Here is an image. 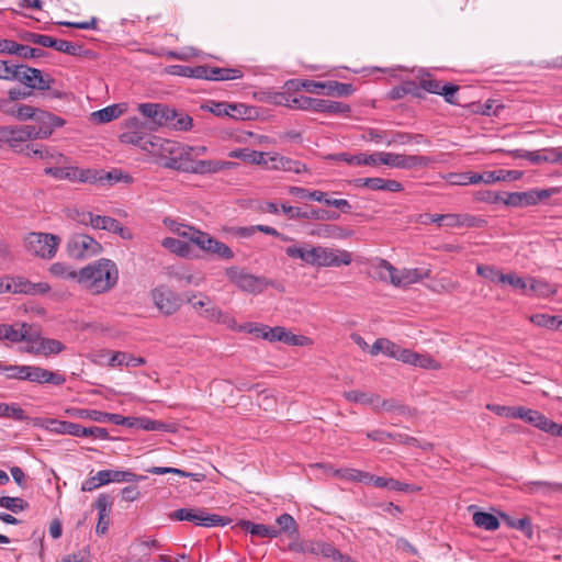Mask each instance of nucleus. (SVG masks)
<instances>
[{
  "label": "nucleus",
  "mask_w": 562,
  "mask_h": 562,
  "mask_svg": "<svg viewBox=\"0 0 562 562\" xmlns=\"http://www.w3.org/2000/svg\"><path fill=\"white\" fill-rule=\"evenodd\" d=\"M425 277H428V272H422L419 269H404L401 270V280L396 281L401 283V286H406L418 282Z\"/></svg>",
  "instance_id": "nucleus-53"
},
{
  "label": "nucleus",
  "mask_w": 562,
  "mask_h": 562,
  "mask_svg": "<svg viewBox=\"0 0 562 562\" xmlns=\"http://www.w3.org/2000/svg\"><path fill=\"white\" fill-rule=\"evenodd\" d=\"M50 48L56 49L57 52L65 53L70 56H91L92 52L89 49H85L82 45L75 44L72 42H68L66 40H56L53 37V43Z\"/></svg>",
  "instance_id": "nucleus-26"
},
{
  "label": "nucleus",
  "mask_w": 562,
  "mask_h": 562,
  "mask_svg": "<svg viewBox=\"0 0 562 562\" xmlns=\"http://www.w3.org/2000/svg\"><path fill=\"white\" fill-rule=\"evenodd\" d=\"M27 374L26 381L40 384L50 383L54 385H61L66 381L64 375L35 366H29Z\"/></svg>",
  "instance_id": "nucleus-19"
},
{
  "label": "nucleus",
  "mask_w": 562,
  "mask_h": 562,
  "mask_svg": "<svg viewBox=\"0 0 562 562\" xmlns=\"http://www.w3.org/2000/svg\"><path fill=\"white\" fill-rule=\"evenodd\" d=\"M125 131L120 135V140L124 144L139 146L144 150H154L158 146L159 138L146 139L147 133L150 132L147 123L142 122L137 117H130L125 121Z\"/></svg>",
  "instance_id": "nucleus-3"
},
{
  "label": "nucleus",
  "mask_w": 562,
  "mask_h": 562,
  "mask_svg": "<svg viewBox=\"0 0 562 562\" xmlns=\"http://www.w3.org/2000/svg\"><path fill=\"white\" fill-rule=\"evenodd\" d=\"M46 428L57 434L80 437L81 425L67 420L49 419Z\"/></svg>",
  "instance_id": "nucleus-30"
},
{
  "label": "nucleus",
  "mask_w": 562,
  "mask_h": 562,
  "mask_svg": "<svg viewBox=\"0 0 562 562\" xmlns=\"http://www.w3.org/2000/svg\"><path fill=\"white\" fill-rule=\"evenodd\" d=\"M289 549L300 553H312L317 555L318 550V541L304 540V541H293L289 544Z\"/></svg>",
  "instance_id": "nucleus-56"
},
{
  "label": "nucleus",
  "mask_w": 562,
  "mask_h": 562,
  "mask_svg": "<svg viewBox=\"0 0 562 562\" xmlns=\"http://www.w3.org/2000/svg\"><path fill=\"white\" fill-rule=\"evenodd\" d=\"M277 524L279 526L278 530L286 533L290 539L297 540L299 538V526L295 519L290 514H282L277 518Z\"/></svg>",
  "instance_id": "nucleus-37"
},
{
  "label": "nucleus",
  "mask_w": 562,
  "mask_h": 562,
  "mask_svg": "<svg viewBox=\"0 0 562 562\" xmlns=\"http://www.w3.org/2000/svg\"><path fill=\"white\" fill-rule=\"evenodd\" d=\"M228 280L241 291L249 293H261L267 286H274V282L265 277H257L246 272L238 267H229L225 270Z\"/></svg>",
  "instance_id": "nucleus-4"
},
{
  "label": "nucleus",
  "mask_w": 562,
  "mask_h": 562,
  "mask_svg": "<svg viewBox=\"0 0 562 562\" xmlns=\"http://www.w3.org/2000/svg\"><path fill=\"white\" fill-rule=\"evenodd\" d=\"M330 471H333V474L337 477L349 480V481H357V482H368V479H372V475L368 472H363L356 469H338L333 470L330 468Z\"/></svg>",
  "instance_id": "nucleus-46"
},
{
  "label": "nucleus",
  "mask_w": 562,
  "mask_h": 562,
  "mask_svg": "<svg viewBox=\"0 0 562 562\" xmlns=\"http://www.w3.org/2000/svg\"><path fill=\"white\" fill-rule=\"evenodd\" d=\"M308 244H302V245H292L285 248V254L288 257L292 259H300L304 263L307 265L308 262Z\"/></svg>",
  "instance_id": "nucleus-57"
},
{
  "label": "nucleus",
  "mask_w": 562,
  "mask_h": 562,
  "mask_svg": "<svg viewBox=\"0 0 562 562\" xmlns=\"http://www.w3.org/2000/svg\"><path fill=\"white\" fill-rule=\"evenodd\" d=\"M72 415L77 418L91 419V420H94L98 423L114 424L117 420L116 414L105 413V412H101V411H97V409L78 408V409L74 411Z\"/></svg>",
  "instance_id": "nucleus-29"
},
{
  "label": "nucleus",
  "mask_w": 562,
  "mask_h": 562,
  "mask_svg": "<svg viewBox=\"0 0 562 562\" xmlns=\"http://www.w3.org/2000/svg\"><path fill=\"white\" fill-rule=\"evenodd\" d=\"M146 363V360L142 357H135L128 352L117 351L115 352L110 361L109 364L112 367L115 366H125V367H140Z\"/></svg>",
  "instance_id": "nucleus-34"
},
{
  "label": "nucleus",
  "mask_w": 562,
  "mask_h": 562,
  "mask_svg": "<svg viewBox=\"0 0 562 562\" xmlns=\"http://www.w3.org/2000/svg\"><path fill=\"white\" fill-rule=\"evenodd\" d=\"M474 524L488 531H494L499 527V520L493 514L486 512H476L473 514Z\"/></svg>",
  "instance_id": "nucleus-42"
},
{
  "label": "nucleus",
  "mask_w": 562,
  "mask_h": 562,
  "mask_svg": "<svg viewBox=\"0 0 562 562\" xmlns=\"http://www.w3.org/2000/svg\"><path fill=\"white\" fill-rule=\"evenodd\" d=\"M12 81H19L31 90H49L54 79L49 76L44 77L43 71L37 68L21 64L15 66Z\"/></svg>",
  "instance_id": "nucleus-7"
},
{
  "label": "nucleus",
  "mask_w": 562,
  "mask_h": 562,
  "mask_svg": "<svg viewBox=\"0 0 562 562\" xmlns=\"http://www.w3.org/2000/svg\"><path fill=\"white\" fill-rule=\"evenodd\" d=\"M368 482H373L374 486L381 487V488H387L391 491H405V492H413L415 491V487L413 485L400 482L395 479H386L382 476H373L372 479H368Z\"/></svg>",
  "instance_id": "nucleus-33"
},
{
  "label": "nucleus",
  "mask_w": 562,
  "mask_h": 562,
  "mask_svg": "<svg viewBox=\"0 0 562 562\" xmlns=\"http://www.w3.org/2000/svg\"><path fill=\"white\" fill-rule=\"evenodd\" d=\"M351 260V255L347 250L322 247L319 267L348 266Z\"/></svg>",
  "instance_id": "nucleus-18"
},
{
  "label": "nucleus",
  "mask_w": 562,
  "mask_h": 562,
  "mask_svg": "<svg viewBox=\"0 0 562 562\" xmlns=\"http://www.w3.org/2000/svg\"><path fill=\"white\" fill-rule=\"evenodd\" d=\"M317 112L328 114H347L350 112V105L344 102L319 99Z\"/></svg>",
  "instance_id": "nucleus-39"
},
{
  "label": "nucleus",
  "mask_w": 562,
  "mask_h": 562,
  "mask_svg": "<svg viewBox=\"0 0 562 562\" xmlns=\"http://www.w3.org/2000/svg\"><path fill=\"white\" fill-rule=\"evenodd\" d=\"M486 408L494 412L498 416H506L512 418H518V414L521 413L522 409V407H510L496 404H487Z\"/></svg>",
  "instance_id": "nucleus-63"
},
{
  "label": "nucleus",
  "mask_w": 562,
  "mask_h": 562,
  "mask_svg": "<svg viewBox=\"0 0 562 562\" xmlns=\"http://www.w3.org/2000/svg\"><path fill=\"white\" fill-rule=\"evenodd\" d=\"M228 106V102L209 101L207 103L202 104L201 109L206 110L216 116H227Z\"/></svg>",
  "instance_id": "nucleus-64"
},
{
  "label": "nucleus",
  "mask_w": 562,
  "mask_h": 562,
  "mask_svg": "<svg viewBox=\"0 0 562 562\" xmlns=\"http://www.w3.org/2000/svg\"><path fill=\"white\" fill-rule=\"evenodd\" d=\"M238 525L241 527L243 530L259 538H277L281 533V530H277L272 526L263 524H254L249 520H240Z\"/></svg>",
  "instance_id": "nucleus-23"
},
{
  "label": "nucleus",
  "mask_w": 562,
  "mask_h": 562,
  "mask_svg": "<svg viewBox=\"0 0 562 562\" xmlns=\"http://www.w3.org/2000/svg\"><path fill=\"white\" fill-rule=\"evenodd\" d=\"M243 71L238 68H221L210 66L209 80L226 81L241 78Z\"/></svg>",
  "instance_id": "nucleus-32"
},
{
  "label": "nucleus",
  "mask_w": 562,
  "mask_h": 562,
  "mask_svg": "<svg viewBox=\"0 0 562 562\" xmlns=\"http://www.w3.org/2000/svg\"><path fill=\"white\" fill-rule=\"evenodd\" d=\"M268 169L272 170H283L294 173H301L303 171H307V167L305 164L300 160H294L288 157L274 155L269 157Z\"/></svg>",
  "instance_id": "nucleus-21"
},
{
  "label": "nucleus",
  "mask_w": 562,
  "mask_h": 562,
  "mask_svg": "<svg viewBox=\"0 0 562 562\" xmlns=\"http://www.w3.org/2000/svg\"><path fill=\"white\" fill-rule=\"evenodd\" d=\"M44 172L56 179L76 181L77 171L75 167H47L44 169Z\"/></svg>",
  "instance_id": "nucleus-51"
},
{
  "label": "nucleus",
  "mask_w": 562,
  "mask_h": 562,
  "mask_svg": "<svg viewBox=\"0 0 562 562\" xmlns=\"http://www.w3.org/2000/svg\"><path fill=\"white\" fill-rule=\"evenodd\" d=\"M137 109L139 113L147 119L145 123H147L151 132L168 125L170 121L178 116L176 109L162 103H139Z\"/></svg>",
  "instance_id": "nucleus-5"
},
{
  "label": "nucleus",
  "mask_w": 562,
  "mask_h": 562,
  "mask_svg": "<svg viewBox=\"0 0 562 562\" xmlns=\"http://www.w3.org/2000/svg\"><path fill=\"white\" fill-rule=\"evenodd\" d=\"M256 113L255 108L243 103H229L227 116L234 120H249Z\"/></svg>",
  "instance_id": "nucleus-48"
},
{
  "label": "nucleus",
  "mask_w": 562,
  "mask_h": 562,
  "mask_svg": "<svg viewBox=\"0 0 562 562\" xmlns=\"http://www.w3.org/2000/svg\"><path fill=\"white\" fill-rule=\"evenodd\" d=\"M121 104H112L92 113L93 120L100 124L109 123L123 114Z\"/></svg>",
  "instance_id": "nucleus-38"
},
{
  "label": "nucleus",
  "mask_w": 562,
  "mask_h": 562,
  "mask_svg": "<svg viewBox=\"0 0 562 562\" xmlns=\"http://www.w3.org/2000/svg\"><path fill=\"white\" fill-rule=\"evenodd\" d=\"M67 250L70 257L80 259L99 255L102 246L89 235L75 234L68 240Z\"/></svg>",
  "instance_id": "nucleus-8"
},
{
  "label": "nucleus",
  "mask_w": 562,
  "mask_h": 562,
  "mask_svg": "<svg viewBox=\"0 0 562 562\" xmlns=\"http://www.w3.org/2000/svg\"><path fill=\"white\" fill-rule=\"evenodd\" d=\"M36 139L34 125L10 126V147L18 148L22 143Z\"/></svg>",
  "instance_id": "nucleus-25"
},
{
  "label": "nucleus",
  "mask_w": 562,
  "mask_h": 562,
  "mask_svg": "<svg viewBox=\"0 0 562 562\" xmlns=\"http://www.w3.org/2000/svg\"><path fill=\"white\" fill-rule=\"evenodd\" d=\"M324 91L325 95L333 97H348L355 92V88L351 83L339 82L336 80H329L324 82Z\"/></svg>",
  "instance_id": "nucleus-31"
},
{
  "label": "nucleus",
  "mask_w": 562,
  "mask_h": 562,
  "mask_svg": "<svg viewBox=\"0 0 562 562\" xmlns=\"http://www.w3.org/2000/svg\"><path fill=\"white\" fill-rule=\"evenodd\" d=\"M68 277L100 294L110 291L117 283L119 270L112 260L101 258L79 271L69 272Z\"/></svg>",
  "instance_id": "nucleus-1"
},
{
  "label": "nucleus",
  "mask_w": 562,
  "mask_h": 562,
  "mask_svg": "<svg viewBox=\"0 0 562 562\" xmlns=\"http://www.w3.org/2000/svg\"><path fill=\"white\" fill-rule=\"evenodd\" d=\"M530 322L537 326L548 329H562V316H551L548 314H535L530 316Z\"/></svg>",
  "instance_id": "nucleus-41"
},
{
  "label": "nucleus",
  "mask_w": 562,
  "mask_h": 562,
  "mask_svg": "<svg viewBox=\"0 0 562 562\" xmlns=\"http://www.w3.org/2000/svg\"><path fill=\"white\" fill-rule=\"evenodd\" d=\"M233 162L221 160H193L192 173H215L220 170L228 168Z\"/></svg>",
  "instance_id": "nucleus-28"
},
{
  "label": "nucleus",
  "mask_w": 562,
  "mask_h": 562,
  "mask_svg": "<svg viewBox=\"0 0 562 562\" xmlns=\"http://www.w3.org/2000/svg\"><path fill=\"white\" fill-rule=\"evenodd\" d=\"M431 159L427 156L379 153V162L394 168L413 169L427 167Z\"/></svg>",
  "instance_id": "nucleus-10"
},
{
  "label": "nucleus",
  "mask_w": 562,
  "mask_h": 562,
  "mask_svg": "<svg viewBox=\"0 0 562 562\" xmlns=\"http://www.w3.org/2000/svg\"><path fill=\"white\" fill-rule=\"evenodd\" d=\"M38 111L40 109H36L32 105L21 104L16 109H14L12 116L16 117L20 121L34 120Z\"/></svg>",
  "instance_id": "nucleus-62"
},
{
  "label": "nucleus",
  "mask_w": 562,
  "mask_h": 562,
  "mask_svg": "<svg viewBox=\"0 0 562 562\" xmlns=\"http://www.w3.org/2000/svg\"><path fill=\"white\" fill-rule=\"evenodd\" d=\"M366 188L371 190H382L389 192H401L404 188L403 184L396 180L372 178L371 180H364Z\"/></svg>",
  "instance_id": "nucleus-36"
},
{
  "label": "nucleus",
  "mask_w": 562,
  "mask_h": 562,
  "mask_svg": "<svg viewBox=\"0 0 562 562\" xmlns=\"http://www.w3.org/2000/svg\"><path fill=\"white\" fill-rule=\"evenodd\" d=\"M324 82L322 81H314V80H300V79H293L285 82V88L288 91H300L305 90L310 93H322L324 91Z\"/></svg>",
  "instance_id": "nucleus-27"
},
{
  "label": "nucleus",
  "mask_w": 562,
  "mask_h": 562,
  "mask_svg": "<svg viewBox=\"0 0 562 562\" xmlns=\"http://www.w3.org/2000/svg\"><path fill=\"white\" fill-rule=\"evenodd\" d=\"M194 245H196L203 251L215 255L222 259H233L234 251L224 243L212 237L207 233H195Z\"/></svg>",
  "instance_id": "nucleus-13"
},
{
  "label": "nucleus",
  "mask_w": 562,
  "mask_h": 562,
  "mask_svg": "<svg viewBox=\"0 0 562 562\" xmlns=\"http://www.w3.org/2000/svg\"><path fill=\"white\" fill-rule=\"evenodd\" d=\"M501 518L508 527L522 531L528 538L532 537L531 519L528 516L514 518L508 514L502 513Z\"/></svg>",
  "instance_id": "nucleus-35"
},
{
  "label": "nucleus",
  "mask_w": 562,
  "mask_h": 562,
  "mask_svg": "<svg viewBox=\"0 0 562 562\" xmlns=\"http://www.w3.org/2000/svg\"><path fill=\"white\" fill-rule=\"evenodd\" d=\"M31 281L23 277L10 278L9 282L3 284V292L22 293L30 295Z\"/></svg>",
  "instance_id": "nucleus-45"
},
{
  "label": "nucleus",
  "mask_w": 562,
  "mask_h": 562,
  "mask_svg": "<svg viewBox=\"0 0 562 562\" xmlns=\"http://www.w3.org/2000/svg\"><path fill=\"white\" fill-rule=\"evenodd\" d=\"M557 191V189H541L529 190L526 192L505 193V199L503 200V203L507 206L513 207L536 205L539 202L549 199Z\"/></svg>",
  "instance_id": "nucleus-9"
},
{
  "label": "nucleus",
  "mask_w": 562,
  "mask_h": 562,
  "mask_svg": "<svg viewBox=\"0 0 562 562\" xmlns=\"http://www.w3.org/2000/svg\"><path fill=\"white\" fill-rule=\"evenodd\" d=\"M162 246L180 256H187L190 251V246L188 243L172 237H166L162 240Z\"/></svg>",
  "instance_id": "nucleus-54"
},
{
  "label": "nucleus",
  "mask_w": 562,
  "mask_h": 562,
  "mask_svg": "<svg viewBox=\"0 0 562 562\" xmlns=\"http://www.w3.org/2000/svg\"><path fill=\"white\" fill-rule=\"evenodd\" d=\"M281 210L290 220L336 221L340 216L339 213L335 211H327L324 209L302 211V209L288 205L286 203H281Z\"/></svg>",
  "instance_id": "nucleus-11"
},
{
  "label": "nucleus",
  "mask_w": 562,
  "mask_h": 562,
  "mask_svg": "<svg viewBox=\"0 0 562 562\" xmlns=\"http://www.w3.org/2000/svg\"><path fill=\"white\" fill-rule=\"evenodd\" d=\"M13 55H16L23 59H32L46 56V52L41 48H34L29 45L19 44L15 42Z\"/></svg>",
  "instance_id": "nucleus-50"
},
{
  "label": "nucleus",
  "mask_w": 562,
  "mask_h": 562,
  "mask_svg": "<svg viewBox=\"0 0 562 562\" xmlns=\"http://www.w3.org/2000/svg\"><path fill=\"white\" fill-rule=\"evenodd\" d=\"M407 94L418 99L424 97L423 91L415 81L406 80L402 85L393 87L389 92V98L391 100H400Z\"/></svg>",
  "instance_id": "nucleus-24"
},
{
  "label": "nucleus",
  "mask_w": 562,
  "mask_h": 562,
  "mask_svg": "<svg viewBox=\"0 0 562 562\" xmlns=\"http://www.w3.org/2000/svg\"><path fill=\"white\" fill-rule=\"evenodd\" d=\"M0 417L12 418L18 422L29 419L24 409L16 403H0Z\"/></svg>",
  "instance_id": "nucleus-43"
},
{
  "label": "nucleus",
  "mask_w": 562,
  "mask_h": 562,
  "mask_svg": "<svg viewBox=\"0 0 562 562\" xmlns=\"http://www.w3.org/2000/svg\"><path fill=\"white\" fill-rule=\"evenodd\" d=\"M202 299L193 302L196 297L194 293L187 296V302L192 304V307L204 318L223 323L227 322L228 316L224 314L218 307L211 305V300L206 295L199 294Z\"/></svg>",
  "instance_id": "nucleus-15"
},
{
  "label": "nucleus",
  "mask_w": 562,
  "mask_h": 562,
  "mask_svg": "<svg viewBox=\"0 0 562 562\" xmlns=\"http://www.w3.org/2000/svg\"><path fill=\"white\" fill-rule=\"evenodd\" d=\"M345 397L349 402L362 403V404H373L374 400L379 398L376 395H368L367 393L358 391V390L345 392Z\"/></svg>",
  "instance_id": "nucleus-61"
},
{
  "label": "nucleus",
  "mask_w": 562,
  "mask_h": 562,
  "mask_svg": "<svg viewBox=\"0 0 562 562\" xmlns=\"http://www.w3.org/2000/svg\"><path fill=\"white\" fill-rule=\"evenodd\" d=\"M146 480L145 475H137L131 471L111 470V482H139Z\"/></svg>",
  "instance_id": "nucleus-58"
},
{
  "label": "nucleus",
  "mask_w": 562,
  "mask_h": 562,
  "mask_svg": "<svg viewBox=\"0 0 562 562\" xmlns=\"http://www.w3.org/2000/svg\"><path fill=\"white\" fill-rule=\"evenodd\" d=\"M19 38L23 42H29L32 44H36L43 47H50L53 43V37L44 34H37L29 31H23L19 33Z\"/></svg>",
  "instance_id": "nucleus-49"
},
{
  "label": "nucleus",
  "mask_w": 562,
  "mask_h": 562,
  "mask_svg": "<svg viewBox=\"0 0 562 562\" xmlns=\"http://www.w3.org/2000/svg\"><path fill=\"white\" fill-rule=\"evenodd\" d=\"M229 157L238 158L245 162H250L268 168L269 157L268 154L249 148L235 149L229 153Z\"/></svg>",
  "instance_id": "nucleus-22"
},
{
  "label": "nucleus",
  "mask_w": 562,
  "mask_h": 562,
  "mask_svg": "<svg viewBox=\"0 0 562 562\" xmlns=\"http://www.w3.org/2000/svg\"><path fill=\"white\" fill-rule=\"evenodd\" d=\"M169 518L176 521H191L195 526L206 528L226 526L232 522L231 518L210 514L206 508H179L172 512Z\"/></svg>",
  "instance_id": "nucleus-2"
},
{
  "label": "nucleus",
  "mask_w": 562,
  "mask_h": 562,
  "mask_svg": "<svg viewBox=\"0 0 562 562\" xmlns=\"http://www.w3.org/2000/svg\"><path fill=\"white\" fill-rule=\"evenodd\" d=\"M274 102L280 105H284L291 109H300L306 111L317 112L319 99L305 97V95H292L290 91L278 92L273 97Z\"/></svg>",
  "instance_id": "nucleus-16"
},
{
  "label": "nucleus",
  "mask_w": 562,
  "mask_h": 562,
  "mask_svg": "<svg viewBox=\"0 0 562 562\" xmlns=\"http://www.w3.org/2000/svg\"><path fill=\"white\" fill-rule=\"evenodd\" d=\"M76 181L82 183H100L101 170L76 168Z\"/></svg>",
  "instance_id": "nucleus-55"
},
{
  "label": "nucleus",
  "mask_w": 562,
  "mask_h": 562,
  "mask_svg": "<svg viewBox=\"0 0 562 562\" xmlns=\"http://www.w3.org/2000/svg\"><path fill=\"white\" fill-rule=\"evenodd\" d=\"M167 126L176 131H190L193 126V119L188 114L178 112L177 119L170 121Z\"/></svg>",
  "instance_id": "nucleus-59"
},
{
  "label": "nucleus",
  "mask_w": 562,
  "mask_h": 562,
  "mask_svg": "<svg viewBox=\"0 0 562 562\" xmlns=\"http://www.w3.org/2000/svg\"><path fill=\"white\" fill-rule=\"evenodd\" d=\"M59 238L53 234L30 233L25 238L27 251L42 258H52L57 251Z\"/></svg>",
  "instance_id": "nucleus-6"
},
{
  "label": "nucleus",
  "mask_w": 562,
  "mask_h": 562,
  "mask_svg": "<svg viewBox=\"0 0 562 562\" xmlns=\"http://www.w3.org/2000/svg\"><path fill=\"white\" fill-rule=\"evenodd\" d=\"M258 335L269 341H284L288 337V330L284 327L276 326L273 328L268 326H261L256 329Z\"/></svg>",
  "instance_id": "nucleus-44"
},
{
  "label": "nucleus",
  "mask_w": 562,
  "mask_h": 562,
  "mask_svg": "<svg viewBox=\"0 0 562 562\" xmlns=\"http://www.w3.org/2000/svg\"><path fill=\"white\" fill-rule=\"evenodd\" d=\"M518 418L528 422L550 435L562 437V424H555L537 411L522 407L521 413L518 414Z\"/></svg>",
  "instance_id": "nucleus-14"
},
{
  "label": "nucleus",
  "mask_w": 562,
  "mask_h": 562,
  "mask_svg": "<svg viewBox=\"0 0 562 562\" xmlns=\"http://www.w3.org/2000/svg\"><path fill=\"white\" fill-rule=\"evenodd\" d=\"M94 229H103L113 234L120 235L123 239H130L132 237L130 231L122 226V224L111 216L97 215L92 220Z\"/></svg>",
  "instance_id": "nucleus-20"
},
{
  "label": "nucleus",
  "mask_w": 562,
  "mask_h": 562,
  "mask_svg": "<svg viewBox=\"0 0 562 562\" xmlns=\"http://www.w3.org/2000/svg\"><path fill=\"white\" fill-rule=\"evenodd\" d=\"M288 192L300 200H313L324 204L327 198L326 192L319 190L310 191L302 187H289Z\"/></svg>",
  "instance_id": "nucleus-40"
},
{
  "label": "nucleus",
  "mask_w": 562,
  "mask_h": 562,
  "mask_svg": "<svg viewBox=\"0 0 562 562\" xmlns=\"http://www.w3.org/2000/svg\"><path fill=\"white\" fill-rule=\"evenodd\" d=\"M151 299L155 306L165 315L176 313L181 306V297L164 285L151 291Z\"/></svg>",
  "instance_id": "nucleus-12"
},
{
  "label": "nucleus",
  "mask_w": 562,
  "mask_h": 562,
  "mask_svg": "<svg viewBox=\"0 0 562 562\" xmlns=\"http://www.w3.org/2000/svg\"><path fill=\"white\" fill-rule=\"evenodd\" d=\"M0 507L13 514H19L29 508V503L21 497L0 496Z\"/></svg>",
  "instance_id": "nucleus-47"
},
{
  "label": "nucleus",
  "mask_w": 562,
  "mask_h": 562,
  "mask_svg": "<svg viewBox=\"0 0 562 562\" xmlns=\"http://www.w3.org/2000/svg\"><path fill=\"white\" fill-rule=\"evenodd\" d=\"M64 349L65 345L57 339L44 338V340H42V355L44 356L57 355Z\"/></svg>",
  "instance_id": "nucleus-60"
},
{
  "label": "nucleus",
  "mask_w": 562,
  "mask_h": 562,
  "mask_svg": "<svg viewBox=\"0 0 562 562\" xmlns=\"http://www.w3.org/2000/svg\"><path fill=\"white\" fill-rule=\"evenodd\" d=\"M34 121L37 123V126H34L36 139L48 138L55 128L65 125L64 119L43 110L38 111Z\"/></svg>",
  "instance_id": "nucleus-17"
},
{
  "label": "nucleus",
  "mask_w": 562,
  "mask_h": 562,
  "mask_svg": "<svg viewBox=\"0 0 562 562\" xmlns=\"http://www.w3.org/2000/svg\"><path fill=\"white\" fill-rule=\"evenodd\" d=\"M395 347H396V344H394L393 341H391L386 338H379L371 346L370 353L372 356H376L378 353L382 352L392 358Z\"/></svg>",
  "instance_id": "nucleus-52"
}]
</instances>
